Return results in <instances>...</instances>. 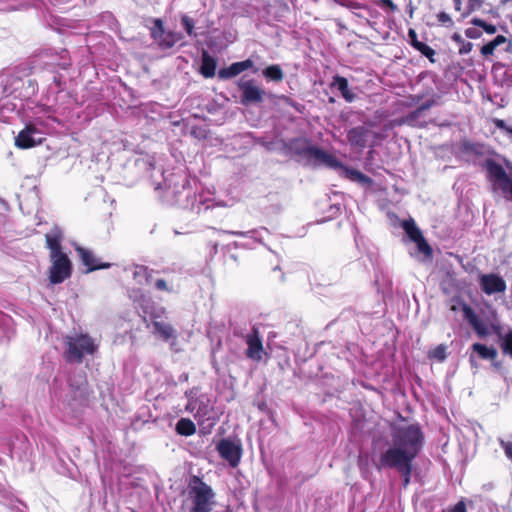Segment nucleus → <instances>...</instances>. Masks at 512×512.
<instances>
[{"label":"nucleus","instance_id":"1","mask_svg":"<svg viewBox=\"0 0 512 512\" xmlns=\"http://www.w3.org/2000/svg\"><path fill=\"white\" fill-rule=\"evenodd\" d=\"M424 445V433L419 424L399 427L392 432V446L382 452L375 462L378 470L394 469L406 488L411 480L413 462Z\"/></svg>","mask_w":512,"mask_h":512},{"label":"nucleus","instance_id":"2","mask_svg":"<svg viewBox=\"0 0 512 512\" xmlns=\"http://www.w3.org/2000/svg\"><path fill=\"white\" fill-rule=\"evenodd\" d=\"M188 497L192 503L189 512H211L215 493L211 486L197 475H192L188 481Z\"/></svg>","mask_w":512,"mask_h":512},{"label":"nucleus","instance_id":"3","mask_svg":"<svg viewBox=\"0 0 512 512\" xmlns=\"http://www.w3.org/2000/svg\"><path fill=\"white\" fill-rule=\"evenodd\" d=\"M66 350L64 359L68 363H82L85 354L93 355L98 350V345L87 333L67 336L65 339Z\"/></svg>","mask_w":512,"mask_h":512},{"label":"nucleus","instance_id":"4","mask_svg":"<svg viewBox=\"0 0 512 512\" xmlns=\"http://www.w3.org/2000/svg\"><path fill=\"white\" fill-rule=\"evenodd\" d=\"M483 168L493 191L501 192L505 199L512 201V175L510 176L504 167L492 158L484 161Z\"/></svg>","mask_w":512,"mask_h":512},{"label":"nucleus","instance_id":"5","mask_svg":"<svg viewBox=\"0 0 512 512\" xmlns=\"http://www.w3.org/2000/svg\"><path fill=\"white\" fill-rule=\"evenodd\" d=\"M291 149L314 164H324L330 168L342 167V163L336 157L317 146L311 145L307 140L293 141Z\"/></svg>","mask_w":512,"mask_h":512},{"label":"nucleus","instance_id":"6","mask_svg":"<svg viewBox=\"0 0 512 512\" xmlns=\"http://www.w3.org/2000/svg\"><path fill=\"white\" fill-rule=\"evenodd\" d=\"M402 228L409 239L416 244L417 251L423 255L424 260H431L433 258V249L417 227L415 221L412 218L404 220Z\"/></svg>","mask_w":512,"mask_h":512},{"label":"nucleus","instance_id":"7","mask_svg":"<svg viewBox=\"0 0 512 512\" xmlns=\"http://www.w3.org/2000/svg\"><path fill=\"white\" fill-rule=\"evenodd\" d=\"M51 266L49 268V281L52 284H60L71 277L72 263L68 255L61 254L51 256Z\"/></svg>","mask_w":512,"mask_h":512},{"label":"nucleus","instance_id":"8","mask_svg":"<svg viewBox=\"0 0 512 512\" xmlns=\"http://www.w3.org/2000/svg\"><path fill=\"white\" fill-rule=\"evenodd\" d=\"M140 301V307L143 309V312L145 314H149L150 318L152 319V325L154 327L155 333H157L164 341H168L169 339L174 338L175 330L173 327L169 323L158 321L157 318L160 317V315L156 312L149 311V308L153 304L151 299L142 295Z\"/></svg>","mask_w":512,"mask_h":512},{"label":"nucleus","instance_id":"9","mask_svg":"<svg viewBox=\"0 0 512 512\" xmlns=\"http://www.w3.org/2000/svg\"><path fill=\"white\" fill-rule=\"evenodd\" d=\"M151 36L162 48H171L182 39V35L178 32L165 31L161 19L153 20Z\"/></svg>","mask_w":512,"mask_h":512},{"label":"nucleus","instance_id":"10","mask_svg":"<svg viewBox=\"0 0 512 512\" xmlns=\"http://www.w3.org/2000/svg\"><path fill=\"white\" fill-rule=\"evenodd\" d=\"M238 87L241 91V102L243 104L260 103L263 101L265 91L256 85L254 79H240Z\"/></svg>","mask_w":512,"mask_h":512},{"label":"nucleus","instance_id":"11","mask_svg":"<svg viewBox=\"0 0 512 512\" xmlns=\"http://www.w3.org/2000/svg\"><path fill=\"white\" fill-rule=\"evenodd\" d=\"M70 393L71 399L69 401V406L73 411L86 408L89 405L90 396L92 392L89 388V384L86 379H83V381L77 386H74L71 383Z\"/></svg>","mask_w":512,"mask_h":512},{"label":"nucleus","instance_id":"12","mask_svg":"<svg viewBox=\"0 0 512 512\" xmlns=\"http://www.w3.org/2000/svg\"><path fill=\"white\" fill-rule=\"evenodd\" d=\"M219 455L226 460L233 468L237 467L240 463L242 456V447L229 439H222L218 442L216 447Z\"/></svg>","mask_w":512,"mask_h":512},{"label":"nucleus","instance_id":"13","mask_svg":"<svg viewBox=\"0 0 512 512\" xmlns=\"http://www.w3.org/2000/svg\"><path fill=\"white\" fill-rule=\"evenodd\" d=\"M245 342L247 344L246 357L260 362L264 353L262 337L259 329L256 326L251 328V332L246 335Z\"/></svg>","mask_w":512,"mask_h":512},{"label":"nucleus","instance_id":"14","mask_svg":"<svg viewBox=\"0 0 512 512\" xmlns=\"http://www.w3.org/2000/svg\"><path fill=\"white\" fill-rule=\"evenodd\" d=\"M479 284L481 290L487 295L503 293L507 288L505 280L495 273L482 274L479 278Z\"/></svg>","mask_w":512,"mask_h":512},{"label":"nucleus","instance_id":"15","mask_svg":"<svg viewBox=\"0 0 512 512\" xmlns=\"http://www.w3.org/2000/svg\"><path fill=\"white\" fill-rule=\"evenodd\" d=\"M82 264L87 267V272H92L95 270L100 269H106L111 266L110 263L101 262L99 259H97L94 255V253L81 246H77L75 248Z\"/></svg>","mask_w":512,"mask_h":512},{"label":"nucleus","instance_id":"16","mask_svg":"<svg viewBox=\"0 0 512 512\" xmlns=\"http://www.w3.org/2000/svg\"><path fill=\"white\" fill-rule=\"evenodd\" d=\"M41 130H20L15 137V146L19 149H29L42 144L43 137H37Z\"/></svg>","mask_w":512,"mask_h":512},{"label":"nucleus","instance_id":"17","mask_svg":"<svg viewBox=\"0 0 512 512\" xmlns=\"http://www.w3.org/2000/svg\"><path fill=\"white\" fill-rule=\"evenodd\" d=\"M252 66L253 61L250 59L241 62H235L227 68L220 69L218 72V76L221 79H230L232 77L239 75L243 71L251 68Z\"/></svg>","mask_w":512,"mask_h":512},{"label":"nucleus","instance_id":"18","mask_svg":"<svg viewBox=\"0 0 512 512\" xmlns=\"http://www.w3.org/2000/svg\"><path fill=\"white\" fill-rule=\"evenodd\" d=\"M331 86L341 94V96L349 103L356 99V94L350 89L348 80L341 76H335Z\"/></svg>","mask_w":512,"mask_h":512},{"label":"nucleus","instance_id":"19","mask_svg":"<svg viewBox=\"0 0 512 512\" xmlns=\"http://www.w3.org/2000/svg\"><path fill=\"white\" fill-rule=\"evenodd\" d=\"M200 72L205 78H212L216 72V60L204 51L201 57Z\"/></svg>","mask_w":512,"mask_h":512},{"label":"nucleus","instance_id":"20","mask_svg":"<svg viewBox=\"0 0 512 512\" xmlns=\"http://www.w3.org/2000/svg\"><path fill=\"white\" fill-rule=\"evenodd\" d=\"M45 240H46V247L50 251V257L65 254L62 251V246H61V241H62L61 233L56 232L53 234H46Z\"/></svg>","mask_w":512,"mask_h":512},{"label":"nucleus","instance_id":"21","mask_svg":"<svg viewBox=\"0 0 512 512\" xmlns=\"http://www.w3.org/2000/svg\"><path fill=\"white\" fill-rule=\"evenodd\" d=\"M175 430L181 436H192L196 433V426L189 418H181L176 423Z\"/></svg>","mask_w":512,"mask_h":512},{"label":"nucleus","instance_id":"22","mask_svg":"<svg viewBox=\"0 0 512 512\" xmlns=\"http://www.w3.org/2000/svg\"><path fill=\"white\" fill-rule=\"evenodd\" d=\"M369 131L370 130H348L347 138L352 145L364 148L366 146Z\"/></svg>","mask_w":512,"mask_h":512},{"label":"nucleus","instance_id":"23","mask_svg":"<svg viewBox=\"0 0 512 512\" xmlns=\"http://www.w3.org/2000/svg\"><path fill=\"white\" fill-rule=\"evenodd\" d=\"M472 350L482 359L494 360L498 355L497 350L494 347H487L481 343H474L472 345Z\"/></svg>","mask_w":512,"mask_h":512},{"label":"nucleus","instance_id":"24","mask_svg":"<svg viewBox=\"0 0 512 512\" xmlns=\"http://www.w3.org/2000/svg\"><path fill=\"white\" fill-rule=\"evenodd\" d=\"M263 76L269 81L280 82L284 78V73L279 65L274 64L263 70Z\"/></svg>","mask_w":512,"mask_h":512},{"label":"nucleus","instance_id":"25","mask_svg":"<svg viewBox=\"0 0 512 512\" xmlns=\"http://www.w3.org/2000/svg\"><path fill=\"white\" fill-rule=\"evenodd\" d=\"M507 41V38L503 35L496 36L492 41L488 42L487 44L483 45L481 48V54L483 56H490L493 55L495 49L504 44Z\"/></svg>","mask_w":512,"mask_h":512},{"label":"nucleus","instance_id":"26","mask_svg":"<svg viewBox=\"0 0 512 512\" xmlns=\"http://www.w3.org/2000/svg\"><path fill=\"white\" fill-rule=\"evenodd\" d=\"M500 348L505 356L512 359V328L501 337Z\"/></svg>","mask_w":512,"mask_h":512},{"label":"nucleus","instance_id":"27","mask_svg":"<svg viewBox=\"0 0 512 512\" xmlns=\"http://www.w3.org/2000/svg\"><path fill=\"white\" fill-rule=\"evenodd\" d=\"M451 38L459 45V54H468L472 50L473 44L465 41L459 33H454Z\"/></svg>","mask_w":512,"mask_h":512},{"label":"nucleus","instance_id":"28","mask_svg":"<svg viewBox=\"0 0 512 512\" xmlns=\"http://www.w3.org/2000/svg\"><path fill=\"white\" fill-rule=\"evenodd\" d=\"M460 309L463 311L464 318L472 325L479 318L475 311L466 302L459 300Z\"/></svg>","mask_w":512,"mask_h":512},{"label":"nucleus","instance_id":"29","mask_svg":"<svg viewBox=\"0 0 512 512\" xmlns=\"http://www.w3.org/2000/svg\"><path fill=\"white\" fill-rule=\"evenodd\" d=\"M341 168H344L345 176L352 181L366 182L369 180V178L359 170L344 167L343 165Z\"/></svg>","mask_w":512,"mask_h":512},{"label":"nucleus","instance_id":"30","mask_svg":"<svg viewBox=\"0 0 512 512\" xmlns=\"http://www.w3.org/2000/svg\"><path fill=\"white\" fill-rule=\"evenodd\" d=\"M446 349L447 348L444 344H439L433 350L429 351L428 357L430 359H435L439 362H443L447 357Z\"/></svg>","mask_w":512,"mask_h":512},{"label":"nucleus","instance_id":"31","mask_svg":"<svg viewBox=\"0 0 512 512\" xmlns=\"http://www.w3.org/2000/svg\"><path fill=\"white\" fill-rule=\"evenodd\" d=\"M181 24L183 28L185 29L186 33L191 37H196L197 34L194 31L195 28V22L192 18H190L187 15H183L181 17Z\"/></svg>","mask_w":512,"mask_h":512},{"label":"nucleus","instance_id":"32","mask_svg":"<svg viewBox=\"0 0 512 512\" xmlns=\"http://www.w3.org/2000/svg\"><path fill=\"white\" fill-rule=\"evenodd\" d=\"M471 23L482 28L487 34H495L497 32V27L495 25L489 24L480 18L472 19Z\"/></svg>","mask_w":512,"mask_h":512},{"label":"nucleus","instance_id":"33","mask_svg":"<svg viewBox=\"0 0 512 512\" xmlns=\"http://www.w3.org/2000/svg\"><path fill=\"white\" fill-rule=\"evenodd\" d=\"M471 326L476 334L481 338H484L489 334L488 327L479 318Z\"/></svg>","mask_w":512,"mask_h":512},{"label":"nucleus","instance_id":"34","mask_svg":"<svg viewBox=\"0 0 512 512\" xmlns=\"http://www.w3.org/2000/svg\"><path fill=\"white\" fill-rule=\"evenodd\" d=\"M439 23L445 27H452L454 22L452 20V18L450 17V15L444 11L442 12H439L437 15H436Z\"/></svg>","mask_w":512,"mask_h":512},{"label":"nucleus","instance_id":"35","mask_svg":"<svg viewBox=\"0 0 512 512\" xmlns=\"http://www.w3.org/2000/svg\"><path fill=\"white\" fill-rule=\"evenodd\" d=\"M414 47H416L422 54H424L427 57L432 56L434 54L433 49L426 44L415 42Z\"/></svg>","mask_w":512,"mask_h":512},{"label":"nucleus","instance_id":"36","mask_svg":"<svg viewBox=\"0 0 512 512\" xmlns=\"http://www.w3.org/2000/svg\"><path fill=\"white\" fill-rule=\"evenodd\" d=\"M483 4V0H468V4L466 6L467 13H471L477 9H479Z\"/></svg>","mask_w":512,"mask_h":512},{"label":"nucleus","instance_id":"37","mask_svg":"<svg viewBox=\"0 0 512 512\" xmlns=\"http://www.w3.org/2000/svg\"><path fill=\"white\" fill-rule=\"evenodd\" d=\"M449 512H467L466 503L464 500L458 501Z\"/></svg>","mask_w":512,"mask_h":512},{"label":"nucleus","instance_id":"38","mask_svg":"<svg viewBox=\"0 0 512 512\" xmlns=\"http://www.w3.org/2000/svg\"><path fill=\"white\" fill-rule=\"evenodd\" d=\"M155 288L159 291H166V292H170L171 289H169L166 281L164 279H158L156 280L155 282Z\"/></svg>","mask_w":512,"mask_h":512},{"label":"nucleus","instance_id":"39","mask_svg":"<svg viewBox=\"0 0 512 512\" xmlns=\"http://www.w3.org/2000/svg\"><path fill=\"white\" fill-rule=\"evenodd\" d=\"M379 1L383 6L388 7L390 9V11H392V12L397 10V6L393 3L392 0H379Z\"/></svg>","mask_w":512,"mask_h":512},{"label":"nucleus","instance_id":"40","mask_svg":"<svg viewBox=\"0 0 512 512\" xmlns=\"http://www.w3.org/2000/svg\"><path fill=\"white\" fill-rule=\"evenodd\" d=\"M465 34L468 38H471V39L479 37V34L474 29H471V28L467 29L465 31Z\"/></svg>","mask_w":512,"mask_h":512},{"label":"nucleus","instance_id":"41","mask_svg":"<svg viewBox=\"0 0 512 512\" xmlns=\"http://www.w3.org/2000/svg\"><path fill=\"white\" fill-rule=\"evenodd\" d=\"M455 9L460 11L462 9V0H453Z\"/></svg>","mask_w":512,"mask_h":512},{"label":"nucleus","instance_id":"42","mask_svg":"<svg viewBox=\"0 0 512 512\" xmlns=\"http://www.w3.org/2000/svg\"><path fill=\"white\" fill-rule=\"evenodd\" d=\"M409 36L412 38V40H413V44H414V43L416 42V40H415V39H416V33H415V31H414V30H412V29H411V30H409Z\"/></svg>","mask_w":512,"mask_h":512},{"label":"nucleus","instance_id":"43","mask_svg":"<svg viewBox=\"0 0 512 512\" xmlns=\"http://www.w3.org/2000/svg\"><path fill=\"white\" fill-rule=\"evenodd\" d=\"M459 300H460V299H457V303H458V305H456V304L451 305V308H450V309H451L452 311H457V310H458V308H460Z\"/></svg>","mask_w":512,"mask_h":512},{"label":"nucleus","instance_id":"44","mask_svg":"<svg viewBox=\"0 0 512 512\" xmlns=\"http://www.w3.org/2000/svg\"><path fill=\"white\" fill-rule=\"evenodd\" d=\"M198 131L201 132L202 130L193 129V130H191V134L194 135L195 137H198V134H197Z\"/></svg>","mask_w":512,"mask_h":512},{"label":"nucleus","instance_id":"45","mask_svg":"<svg viewBox=\"0 0 512 512\" xmlns=\"http://www.w3.org/2000/svg\"><path fill=\"white\" fill-rule=\"evenodd\" d=\"M497 125H498V126H501V125H502V122H501V121H498V122H497Z\"/></svg>","mask_w":512,"mask_h":512},{"label":"nucleus","instance_id":"46","mask_svg":"<svg viewBox=\"0 0 512 512\" xmlns=\"http://www.w3.org/2000/svg\"><path fill=\"white\" fill-rule=\"evenodd\" d=\"M25 128H26V129H29V128H33V127H32V126H30V125H27Z\"/></svg>","mask_w":512,"mask_h":512},{"label":"nucleus","instance_id":"47","mask_svg":"<svg viewBox=\"0 0 512 512\" xmlns=\"http://www.w3.org/2000/svg\"><path fill=\"white\" fill-rule=\"evenodd\" d=\"M510 134H512V129L511 130H507Z\"/></svg>","mask_w":512,"mask_h":512}]
</instances>
